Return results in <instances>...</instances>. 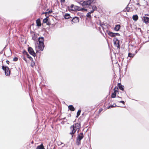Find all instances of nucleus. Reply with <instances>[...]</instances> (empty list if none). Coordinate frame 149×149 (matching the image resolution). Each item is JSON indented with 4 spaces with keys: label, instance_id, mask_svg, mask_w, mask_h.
Returning <instances> with one entry per match:
<instances>
[{
    "label": "nucleus",
    "instance_id": "1",
    "mask_svg": "<svg viewBox=\"0 0 149 149\" xmlns=\"http://www.w3.org/2000/svg\"><path fill=\"white\" fill-rule=\"evenodd\" d=\"M80 128V124L79 123L74 124L71 126L70 127L71 132H70V134L72 135V137L73 136V134L75 133L76 131L78 130V132Z\"/></svg>",
    "mask_w": 149,
    "mask_h": 149
},
{
    "label": "nucleus",
    "instance_id": "2",
    "mask_svg": "<svg viewBox=\"0 0 149 149\" xmlns=\"http://www.w3.org/2000/svg\"><path fill=\"white\" fill-rule=\"evenodd\" d=\"M39 45L38 48L40 50H42L44 47V39L43 37L39 38L38 39Z\"/></svg>",
    "mask_w": 149,
    "mask_h": 149
},
{
    "label": "nucleus",
    "instance_id": "3",
    "mask_svg": "<svg viewBox=\"0 0 149 149\" xmlns=\"http://www.w3.org/2000/svg\"><path fill=\"white\" fill-rule=\"evenodd\" d=\"M94 0H88L87 1H81L80 2V4L82 6L85 7L89 6L92 3Z\"/></svg>",
    "mask_w": 149,
    "mask_h": 149
},
{
    "label": "nucleus",
    "instance_id": "4",
    "mask_svg": "<svg viewBox=\"0 0 149 149\" xmlns=\"http://www.w3.org/2000/svg\"><path fill=\"white\" fill-rule=\"evenodd\" d=\"M2 68L5 71V74L6 76H9L10 74V71L9 68L6 66H2Z\"/></svg>",
    "mask_w": 149,
    "mask_h": 149
},
{
    "label": "nucleus",
    "instance_id": "5",
    "mask_svg": "<svg viewBox=\"0 0 149 149\" xmlns=\"http://www.w3.org/2000/svg\"><path fill=\"white\" fill-rule=\"evenodd\" d=\"M83 137V134L82 133H81L79 135L76 142V143L77 145H79L80 144V141L82 139Z\"/></svg>",
    "mask_w": 149,
    "mask_h": 149
},
{
    "label": "nucleus",
    "instance_id": "6",
    "mask_svg": "<svg viewBox=\"0 0 149 149\" xmlns=\"http://www.w3.org/2000/svg\"><path fill=\"white\" fill-rule=\"evenodd\" d=\"M79 18L77 17H75L73 18L71 20L72 24L76 23L79 22Z\"/></svg>",
    "mask_w": 149,
    "mask_h": 149
},
{
    "label": "nucleus",
    "instance_id": "7",
    "mask_svg": "<svg viewBox=\"0 0 149 149\" xmlns=\"http://www.w3.org/2000/svg\"><path fill=\"white\" fill-rule=\"evenodd\" d=\"M28 51L29 53L31 55L35 56L36 54L34 52L33 49L31 47H29L28 49Z\"/></svg>",
    "mask_w": 149,
    "mask_h": 149
},
{
    "label": "nucleus",
    "instance_id": "8",
    "mask_svg": "<svg viewBox=\"0 0 149 149\" xmlns=\"http://www.w3.org/2000/svg\"><path fill=\"white\" fill-rule=\"evenodd\" d=\"M142 20L146 23H149V18L148 17H144Z\"/></svg>",
    "mask_w": 149,
    "mask_h": 149
},
{
    "label": "nucleus",
    "instance_id": "9",
    "mask_svg": "<svg viewBox=\"0 0 149 149\" xmlns=\"http://www.w3.org/2000/svg\"><path fill=\"white\" fill-rule=\"evenodd\" d=\"M108 34L111 37H113L118 34V33H115L111 32H108Z\"/></svg>",
    "mask_w": 149,
    "mask_h": 149
},
{
    "label": "nucleus",
    "instance_id": "10",
    "mask_svg": "<svg viewBox=\"0 0 149 149\" xmlns=\"http://www.w3.org/2000/svg\"><path fill=\"white\" fill-rule=\"evenodd\" d=\"M75 9H77V10L78 11H84V8H81L79 7L78 6H77L75 7Z\"/></svg>",
    "mask_w": 149,
    "mask_h": 149
},
{
    "label": "nucleus",
    "instance_id": "11",
    "mask_svg": "<svg viewBox=\"0 0 149 149\" xmlns=\"http://www.w3.org/2000/svg\"><path fill=\"white\" fill-rule=\"evenodd\" d=\"M36 149H44V146L42 144H41L40 145L38 146L36 148Z\"/></svg>",
    "mask_w": 149,
    "mask_h": 149
},
{
    "label": "nucleus",
    "instance_id": "12",
    "mask_svg": "<svg viewBox=\"0 0 149 149\" xmlns=\"http://www.w3.org/2000/svg\"><path fill=\"white\" fill-rule=\"evenodd\" d=\"M77 6H75L73 4H72L70 6V9L72 10H77V9H75V7Z\"/></svg>",
    "mask_w": 149,
    "mask_h": 149
},
{
    "label": "nucleus",
    "instance_id": "13",
    "mask_svg": "<svg viewBox=\"0 0 149 149\" xmlns=\"http://www.w3.org/2000/svg\"><path fill=\"white\" fill-rule=\"evenodd\" d=\"M120 25H117L114 28V30L116 31H118L120 29Z\"/></svg>",
    "mask_w": 149,
    "mask_h": 149
},
{
    "label": "nucleus",
    "instance_id": "14",
    "mask_svg": "<svg viewBox=\"0 0 149 149\" xmlns=\"http://www.w3.org/2000/svg\"><path fill=\"white\" fill-rule=\"evenodd\" d=\"M68 107L69 109L71 111H74L75 110V109H74V107L72 105H69Z\"/></svg>",
    "mask_w": 149,
    "mask_h": 149
},
{
    "label": "nucleus",
    "instance_id": "15",
    "mask_svg": "<svg viewBox=\"0 0 149 149\" xmlns=\"http://www.w3.org/2000/svg\"><path fill=\"white\" fill-rule=\"evenodd\" d=\"M36 24H37V26H41V24L40 20V19H38L36 20Z\"/></svg>",
    "mask_w": 149,
    "mask_h": 149
},
{
    "label": "nucleus",
    "instance_id": "16",
    "mask_svg": "<svg viewBox=\"0 0 149 149\" xmlns=\"http://www.w3.org/2000/svg\"><path fill=\"white\" fill-rule=\"evenodd\" d=\"M138 17L137 15H134L132 17L134 21H136L138 19Z\"/></svg>",
    "mask_w": 149,
    "mask_h": 149
},
{
    "label": "nucleus",
    "instance_id": "17",
    "mask_svg": "<svg viewBox=\"0 0 149 149\" xmlns=\"http://www.w3.org/2000/svg\"><path fill=\"white\" fill-rule=\"evenodd\" d=\"M64 17L65 19H68L70 17V15L69 14H66L64 15Z\"/></svg>",
    "mask_w": 149,
    "mask_h": 149
},
{
    "label": "nucleus",
    "instance_id": "18",
    "mask_svg": "<svg viewBox=\"0 0 149 149\" xmlns=\"http://www.w3.org/2000/svg\"><path fill=\"white\" fill-rule=\"evenodd\" d=\"M91 13L88 12L86 14V16L87 17V18L91 19Z\"/></svg>",
    "mask_w": 149,
    "mask_h": 149
},
{
    "label": "nucleus",
    "instance_id": "19",
    "mask_svg": "<svg viewBox=\"0 0 149 149\" xmlns=\"http://www.w3.org/2000/svg\"><path fill=\"white\" fill-rule=\"evenodd\" d=\"M118 87L119 88L122 90V91H123L124 90L123 86L121 85L120 84H118Z\"/></svg>",
    "mask_w": 149,
    "mask_h": 149
},
{
    "label": "nucleus",
    "instance_id": "20",
    "mask_svg": "<svg viewBox=\"0 0 149 149\" xmlns=\"http://www.w3.org/2000/svg\"><path fill=\"white\" fill-rule=\"evenodd\" d=\"M116 95V93L114 92L111 95V97L112 98H114L115 97Z\"/></svg>",
    "mask_w": 149,
    "mask_h": 149
},
{
    "label": "nucleus",
    "instance_id": "21",
    "mask_svg": "<svg viewBox=\"0 0 149 149\" xmlns=\"http://www.w3.org/2000/svg\"><path fill=\"white\" fill-rule=\"evenodd\" d=\"M118 87L116 86L115 87L114 89V92L115 93H116V92H118Z\"/></svg>",
    "mask_w": 149,
    "mask_h": 149
},
{
    "label": "nucleus",
    "instance_id": "22",
    "mask_svg": "<svg viewBox=\"0 0 149 149\" xmlns=\"http://www.w3.org/2000/svg\"><path fill=\"white\" fill-rule=\"evenodd\" d=\"M116 105L115 104H114L113 105H110V106L108 107H107V109H109L110 107H116Z\"/></svg>",
    "mask_w": 149,
    "mask_h": 149
},
{
    "label": "nucleus",
    "instance_id": "23",
    "mask_svg": "<svg viewBox=\"0 0 149 149\" xmlns=\"http://www.w3.org/2000/svg\"><path fill=\"white\" fill-rule=\"evenodd\" d=\"M81 112V110H78V112H77V116H76L77 117H78V116H79V115H80Z\"/></svg>",
    "mask_w": 149,
    "mask_h": 149
},
{
    "label": "nucleus",
    "instance_id": "24",
    "mask_svg": "<svg viewBox=\"0 0 149 149\" xmlns=\"http://www.w3.org/2000/svg\"><path fill=\"white\" fill-rule=\"evenodd\" d=\"M48 17H46L43 20V22L44 23H47L48 21Z\"/></svg>",
    "mask_w": 149,
    "mask_h": 149
},
{
    "label": "nucleus",
    "instance_id": "25",
    "mask_svg": "<svg viewBox=\"0 0 149 149\" xmlns=\"http://www.w3.org/2000/svg\"><path fill=\"white\" fill-rule=\"evenodd\" d=\"M134 56V55L131 53H129L128 54V56L130 57H133Z\"/></svg>",
    "mask_w": 149,
    "mask_h": 149
},
{
    "label": "nucleus",
    "instance_id": "26",
    "mask_svg": "<svg viewBox=\"0 0 149 149\" xmlns=\"http://www.w3.org/2000/svg\"><path fill=\"white\" fill-rule=\"evenodd\" d=\"M97 9V7L95 6H93L92 7V10H95Z\"/></svg>",
    "mask_w": 149,
    "mask_h": 149
},
{
    "label": "nucleus",
    "instance_id": "27",
    "mask_svg": "<svg viewBox=\"0 0 149 149\" xmlns=\"http://www.w3.org/2000/svg\"><path fill=\"white\" fill-rule=\"evenodd\" d=\"M26 55L27 57L30 59V60L32 59V58L29 56V55L27 53H26Z\"/></svg>",
    "mask_w": 149,
    "mask_h": 149
},
{
    "label": "nucleus",
    "instance_id": "28",
    "mask_svg": "<svg viewBox=\"0 0 149 149\" xmlns=\"http://www.w3.org/2000/svg\"><path fill=\"white\" fill-rule=\"evenodd\" d=\"M58 145H63V144L60 141L58 142ZM63 146V145H62V146Z\"/></svg>",
    "mask_w": 149,
    "mask_h": 149
},
{
    "label": "nucleus",
    "instance_id": "29",
    "mask_svg": "<svg viewBox=\"0 0 149 149\" xmlns=\"http://www.w3.org/2000/svg\"><path fill=\"white\" fill-rule=\"evenodd\" d=\"M35 63L34 62H32L31 63V66L32 67H33L35 65Z\"/></svg>",
    "mask_w": 149,
    "mask_h": 149
},
{
    "label": "nucleus",
    "instance_id": "30",
    "mask_svg": "<svg viewBox=\"0 0 149 149\" xmlns=\"http://www.w3.org/2000/svg\"><path fill=\"white\" fill-rule=\"evenodd\" d=\"M17 57H15L13 59V61H16L17 60Z\"/></svg>",
    "mask_w": 149,
    "mask_h": 149
},
{
    "label": "nucleus",
    "instance_id": "31",
    "mask_svg": "<svg viewBox=\"0 0 149 149\" xmlns=\"http://www.w3.org/2000/svg\"><path fill=\"white\" fill-rule=\"evenodd\" d=\"M119 102L120 103H123V104H124V103H125L124 102V101H120Z\"/></svg>",
    "mask_w": 149,
    "mask_h": 149
},
{
    "label": "nucleus",
    "instance_id": "32",
    "mask_svg": "<svg viewBox=\"0 0 149 149\" xmlns=\"http://www.w3.org/2000/svg\"><path fill=\"white\" fill-rule=\"evenodd\" d=\"M23 59H24L26 62H27L26 60V58L24 57H23L22 58Z\"/></svg>",
    "mask_w": 149,
    "mask_h": 149
},
{
    "label": "nucleus",
    "instance_id": "33",
    "mask_svg": "<svg viewBox=\"0 0 149 149\" xmlns=\"http://www.w3.org/2000/svg\"><path fill=\"white\" fill-rule=\"evenodd\" d=\"M94 11V10H91L90 12H90L91 13H93Z\"/></svg>",
    "mask_w": 149,
    "mask_h": 149
},
{
    "label": "nucleus",
    "instance_id": "34",
    "mask_svg": "<svg viewBox=\"0 0 149 149\" xmlns=\"http://www.w3.org/2000/svg\"><path fill=\"white\" fill-rule=\"evenodd\" d=\"M84 11H87V10L86 9H85V8H84Z\"/></svg>",
    "mask_w": 149,
    "mask_h": 149
},
{
    "label": "nucleus",
    "instance_id": "35",
    "mask_svg": "<svg viewBox=\"0 0 149 149\" xmlns=\"http://www.w3.org/2000/svg\"><path fill=\"white\" fill-rule=\"evenodd\" d=\"M6 63L8 64H9V61H6Z\"/></svg>",
    "mask_w": 149,
    "mask_h": 149
},
{
    "label": "nucleus",
    "instance_id": "36",
    "mask_svg": "<svg viewBox=\"0 0 149 149\" xmlns=\"http://www.w3.org/2000/svg\"><path fill=\"white\" fill-rule=\"evenodd\" d=\"M102 109H99V111L100 112H101V111H102Z\"/></svg>",
    "mask_w": 149,
    "mask_h": 149
},
{
    "label": "nucleus",
    "instance_id": "37",
    "mask_svg": "<svg viewBox=\"0 0 149 149\" xmlns=\"http://www.w3.org/2000/svg\"><path fill=\"white\" fill-rule=\"evenodd\" d=\"M136 5H139V6H140V5H139V3H137L136 4Z\"/></svg>",
    "mask_w": 149,
    "mask_h": 149
},
{
    "label": "nucleus",
    "instance_id": "38",
    "mask_svg": "<svg viewBox=\"0 0 149 149\" xmlns=\"http://www.w3.org/2000/svg\"><path fill=\"white\" fill-rule=\"evenodd\" d=\"M117 42L118 43V40H117V41H116V42Z\"/></svg>",
    "mask_w": 149,
    "mask_h": 149
},
{
    "label": "nucleus",
    "instance_id": "39",
    "mask_svg": "<svg viewBox=\"0 0 149 149\" xmlns=\"http://www.w3.org/2000/svg\"><path fill=\"white\" fill-rule=\"evenodd\" d=\"M33 39L34 40H35V39H34V38H33Z\"/></svg>",
    "mask_w": 149,
    "mask_h": 149
},
{
    "label": "nucleus",
    "instance_id": "40",
    "mask_svg": "<svg viewBox=\"0 0 149 149\" xmlns=\"http://www.w3.org/2000/svg\"><path fill=\"white\" fill-rule=\"evenodd\" d=\"M115 43H116V42H114V44H115Z\"/></svg>",
    "mask_w": 149,
    "mask_h": 149
},
{
    "label": "nucleus",
    "instance_id": "41",
    "mask_svg": "<svg viewBox=\"0 0 149 149\" xmlns=\"http://www.w3.org/2000/svg\"><path fill=\"white\" fill-rule=\"evenodd\" d=\"M119 98H121V97H119Z\"/></svg>",
    "mask_w": 149,
    "mask_h": 149
}]
</instances>
